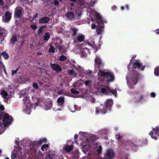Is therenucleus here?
<instances>
[{"label":"nucleus","instance_id":"f257e3e1","mask_svg":"<svg viewBox=\"0 0 159 159\" xmlns=\"http://www.w3.org/2000/svg\"><path fill=\"white\" fill-rule=\"evenodd\" d=\"M98 75V81L94 84L93 92L97 95H100L101 93L108 95L111 93L116 97V89L112 90L107 85H106L114 80L113 74L110 71L99 69Z\"/></svg>","mask_w":159,"mask_h":159},{"label":"nucleus","instance_id":"f03ea898","mask_svg":"<svg viewBox=\"0 0 159 159\" xmlns=\"http://www.w3.org/2000/svg\"><path fill=\"white\" fill-rule=\"evenodd\" d=\"M136 55L133 56L131 58L130 63L128 66L129 71L126 75L127 83L129 88L130 89L133 88L138 82L139 74L134 70H129L132 68H137L139 70H143L145 66H143L139 60L134 59Z\"/></svg>","mask_w":159,"mask_h":159},{"label":"nucleus","instance_id":"7ed1b4c3","mask_svg":"<svg viewBox=\"0 0 159 159\" xmlns=\"http://www.w3.org/2000/svg\"><path fill=\"white\" fill-rule=\"evenodd\" d=\"M79 134L82 135L80 145L82 151L85 153L90 150L95 149L98 154L101 153L102 147L100 143H95L94 140L96 136L87 133L80 132Z\"/></svg>","mask_w":159,"mask_h":159},{"label":"nucleus","instance_id":"20e7f679","mask_svg":"<svg viewBox=\"0 0 159 159\" xmlns=\"http://www.w3.org/2000/svg\"><path fill=\"white\" fill-rule=\"evenodd\" d=\"M92 49L94 52H96L98 50V48L94 43V42H92L90 43L87 42L82 44L80 46H77L74 49L73 52L75 54L80 52L81 57H87L88 54H89L90 52L88 49Z\"/></svg>","mask_w":159,"mask_h":159},{"label":"nucleus","instance_id":"39448f33","mask_svg":"<svg viewBox=\"0 0 159 159\" xmlns=\"http://www.w3.org/2000/svg\"><path fill=\"white\" fill-rule=\"evenodd\" d=\"M87 11L89 12L90 17H92V20H93L92 17L96 18V22L99 25V26H97V27L96 30L97 33L98 34H102L103 31V29L104 27L103 24L107 22L106 20L103 19L99 13L90 8L87 9Z\"/></svg>","mask_w":159,"mask_h":159},{"label":"nucleus","instance_id":"423d86ee","mask_svg":"<svg viewBox=\"0 0 159 159\" xmlns=\"http://www.w3.org/2000/svg\"><path fill=\"white\" fill-rule=\"evenodd\" d=\"M4 107L3 105L0 104V110L3 111ZM12 121V117L6 113L0 112V134L4 131L5 127L10 124Z\"/></svg>","mask_w":159,"mask_h":159},{"label":"nucleus","instance_id":"0eeeda50","mask_svg":"<svg viewBox=\"0 0 159 159\" xmlns=\"http://www.w3.org/2000/svg\"><path fill=\"white\" fill-rule=\"evenodd\" d=\"M113 103L112 99L107 100L105 102L104 105L101 104L99 106L96 107V113H105L109 112L111 110V107Z\"/></svg>","mask_w":159,"mask_h":159},{"label":"nucleus","instance_id":"6e6552de","mask_svg":"<svg viewBox=\"0 0 159 159\" xmlns=\"http://www.w3.org/2000/svg\"><path fill=\"white\" fill-rule=\"evenodd\" d=\"M20 98H22L25 104L24 110L25 113L28 114H30L31 112L30 109L32 105L30 103L29 98L28 97L27 93L24 91H22L21 93Z\"/></svg>","mask_w":159,"mask_h":159},{"label":"nucleus","instance_id":"1a4fd4ad","mask_svg":"<svg viewBox=\"0 0 159 159\" xmlns=\"http://www.w3.org/2000/svg\"><path fill=\"white\" fill-rule=\"evenodd\" d=\"M23 151L21 148L15 149L13 152L12 153L11 158L12 159H22L23 158L24 154L22 155V151Z\"/></svg>","mask_w":159,"mask_h":159},{"label":"nucleus","instance_id":"9d476101","mask_svg":"<svg viewBox=\"0 0 159 159\" xmlns=\"http://www.w3.org/2000/svg\"><path fill=\"white\" fill-rule=\"evenodd\" d=\"M149 135L152 139L157 140L158 137H159V126H156L153 128L152 131H151Z\"/></svg>","mask_w":159,"mask_h":159},{"label":"nucleus","instance_id":"9b49d317","mask_svg":"<svg viewBox=\"0 0 159 159\" xmlns=\"http://www.w3.org/2000/svg\"><path fill=\"white\" fill-rule=\"evenodd\" d=\"M73 143L70 140H68L64 147V150L68 152H69L73 149Z\"/></svg>","mask_w":159,"mask_h":159},{"label":"nucleus","instance_id":"f8f14e48","mask_svg":"<svg viewBox=\"0 0 159 159\" xmlns=\"http://www.w3.org/2000/svg\"><path fill=\"white\" fill-rule=\"evenodd\" d=\"M58 154L55 151L52 150H50L49 154L46 156V159H57Z\"/></svg>","mask_w":159,"mask_h":159},{"label":"nucleus","instance_id":"ddd939ff","mask_svg":"<svg viewBox=\"0 0 159 159\" xmlns=\"http://www.w3.org/2000/svg\"><path fill=\"white\" fill-rule=\"evenodd\" d=\"M94 62L95 66L97 67L98 69H99L100 67H102L103 66V62L100 57L98 56H96V58L95 59Z\"/></svg>","mask_w":159,"mask_h":159},{"label":"nucleus","instance_id":"4468645a","mask_svg":"<svg viewBox=\"0 0 159 159\" xmlns=\"http://www.w3.org/2000/svg\"><path fill=\"white\" fill-rule=\"evenodd\" d=\"M142 93V92H136L134 94V97L136 101L138 102L142 100L144 98L143 96Z\"/></svg>","mask_w":159,"mask_h":159},{"label":"nucleus","instance_id":"2eb2a0df","mask_svg":"<svg viewBox=\"0 0 159 159\" xmlns=\"http://www.w3.org/2000/svg\"><path fill=\"white\" fill-rule=\"evenodd\" d=\"M114 155V152L111 149L107 150L105 155V157L107 159H110L113 157Z\"/></svg>","mask_w":159,"mask_h":159},{"label":"nucleus","instance_id":"dca6fc26","mask_svg":"<svg viewBox=\"0 0 159 159\" xmlns=\"http://www.w3.org/2000/svg\"><path fill=\"white\" fill-rule=\"evenodd\" d=\"M75 69H77L79 72V74L80 76H82L84 74H88L87 71L84 70L82 67L78 66L77 67H75Z\"/></svg>","mask_w":159,"mask_h":159},{"label":"nucleus","instance_id":"f3484780","mask_svg":"<svg viewBox=\"0 0 159 159\" xmlns=\"http://www.w3.org/2000/svg\"><path fill=\"white\" fill-rule=\"evenodd\" d=\"M22 9L21 7H17L16 8L15 12V16L16 17H20L22 14Z\"/></svg>","mask_w":159,"mask_h":159},{"label":"nucleus","instance_id":"a211bd4d","mask_svg":"<svg viewBox=\"0 0 159 159\" xmlns=\"http://www.w3.org/2000/svg\"><path fill=\"white\" fill-rule=\"evenodd\" d=\"M11 18V14L8 12H7L5 14V16L2 17V20L4 22H8Z\"/></svg>","mask_w":159,"mask_h":159},{"label":"nucleus","instance_id":"6ab92c4d","mask_svg":"<svg viewBox=\"0 0 159 159\" xmlns=\"http://www.w3.org/2000/svg\"><path fill=\"white\" fill-rule=\"evenodd\" d=\"M52 106V102L48 101L46 102L43 105V107L45 110H48Z\"/></svg>","mask_w":159,"mask_h":159},{"label":"nucleus","instance_id":"aec40b11","mask_svg":"<svg viewBox=\"0 0 159 159\" xmlns=\"http://www.w3.org/2000/svg\"><path fill=\"white\" fill-rule=\"evenodd\" d=\"M51 66L53 70L57 71H60L61 70V69L58 65L55 64H51Z\"/></svg>","mask_w":159,"mask_h":159},{"label":"nucleus","instance_id":"412c9836","mask_svg":"<svg viewBox=\"0 0 159 159\" xmlns=\"http://www.w3.org/2000/svg\"><path fill=\"white\" fill-rule=\"evenodd\" d=\"M0 94L4 99V102H6V99L7 98L8 96V93L7 92L4 90H1L0 92Z\"/></svg>","mask_w":159,"mask_h":159},{"label":"nucleus","instance_id":"4be33fe9","mask_svg":"<svg viewBox=\"0 0 159 159\" xmlns=\"http://www.w3.org/2000/svg\"><path fill=\"white\" fill-rule=\"evenodd\" d=\"M49 21V19L47 17H44L39 20V22L40 23H45L48 22Z\"/></svg>","mask_w":159,"mask_h":159},{"label":"nucleus","instance_id":"5701e85b","mask_svg":"<svg viewBox=\"0 0 159 159\" xmlns=\"http://www.w3.org/2000/svg\"><path fill=\"white\" fill-rule=\"evenodd\" d=\"M7 31L4 29L0 28V38L3 39L6 36Z\"/></svg>","mask_w":159,"mask_h":159},{"label":"nucleus","instance_id":"b1692460","mask_svg":"<svg viewBox=\"0 0 159 159\" xmlns=\"http://www.w3.org/2000/svg\"><path fill=\"white\" fill-rule=\"evenodd\" d=\"M66 16L67 19H72L74 17V15L73 12H70L66 14Z\"/></svg>","mask_w":159,"mask_h":159},{"label":"nucleus","instance_id":"393cba45","mask_svg":"<svg viewBox=\"0 0 159 159\" xmlns=\"http://www.w3.org/2000/svg\"><path fill=\"white\" fill-rule=\"evenodd\" d=\"M64 98L63 97H60L57 100V103L60 106H62L64 103Z\"/></svg>","mask_w":159,"mask_h":159},{"label":"nucleus","instance_id":"a878e982","mask_svg":"<svg viewBox=\"0 0 159 159\" xmlns=\"http://www.w3.org/2000/svg\"><path fill=\"white\" fill-rule=\"evenodd\" d=\"M47 139L45 138H42L39 139L38 141L37 142V143H39L40 145L43 143L47 142Z\"/></svg>","mask_w":159,"mask_h":159},{"label":"nucleus","instance_id":"bb28decb","mask_svg":"<svg viewBox=\"0 0 159 159\" xmlns=\"http://www.w3.org/2000/svg\"><path fill=\"white\" fill-rule=\"evenodd\" d=\"M84 36L82 34H78L77 37V40L80 42H82L84 39Z\"/></svg>","mask_w":159,"mask_h":159},{"label":"nucleus","instance_id":"cd10ccee","mask_svg":"<svg viewBox=\"0 0 159 159\" xmlns=\"http://www.w3.org/2000/svg\"><path fill=\"white\" fill-rule=\"evenodd\" d=\"M68 74L71 75L75 76L76 75L77 73L73 70H68Z\"/></svg>","mask_w":159,"mask_h":159},{"label":"nucleus","instance_id":"c85d7f7f","mask_svg":"<svg viewBox=\"0 0 159 159\" xmlns=\"http://www.w3.org/2000/svg\"><path fill=\"white\" fill-rule=\"evenodd\" d=\"M154 74L156 76H159V66L155 68Z\"/></svg>","mask_w":159,"mask_h":159},{"label":"nucleus","instance_id":"c756f323","mask_svg":"<svg viewBox=\"0 0 159 159\" xmlns=\"http://www.w3.org/2000/svg\"><path fill=\"white\" fill-rule=\"evenodd\" d=\"M50 38V35L49 33H46L44 34L43 36V39L47 41Z\"/></svg>","mask_w":159,"mask_h":159},{"label":"nucleus","instance_id":"7c9ffc66","mask_svg":"<svg viewBox=\"0 0 159 159\" xmlns=\"http://www.w3.org/2000/svg\"><path fill=\"white\" fill-rule=\"evenodd\" d=\"M1 54L5 59H7L8 58L9 56L7 52H4L2 53Z\"/></svg>","mask_w":159,"mask_h":159},{"label":"nucleus","instance_id":"2f4dec72","mask_svg":"<svg viewBox=\"0 0 159 159\" xmlns=\"http://www.w3.org/2000/svg\"><path fill=\"white\" fill-rule=\"evenodd\" d=\"M17 38L16 36L14 35L11 39V43L14 44L17 41Z\"/></svg>","mask_w":159,"mask_h":159},{"label":"nucleus","instance_id":"473e14b6","mask_svg":"<svg viewBox=\"0 0 159 159\" xmlns=\"http://www.w3.org/2000/svg\"><path fill=\"white\" fill-rule=\"evenodd\" d=\"M49 145L48 144H44L43 145L41 148V150L43 151H44L46 150L48 148Z\"/></svg>","mask_w":159,"mask_h":159},{"label":"nucleus","instance_id":"72a5a7b5","mask_svg":"<svg viewBox=\"0 0 159 159\" xmlns=\"http://www.w3.org/2000/svg\"><path fill=\"white\" fill-rule=\"evenodd\" d=\"M71 1H73V2H77V3H79L80 5L81 6L82 5V4H84V1H82V0H78V1H76L75 0H70Z\"/></svg>","mask_w":159,"mask_h":159},{"label":"nucleus","instance_id":"f704fd0d","mask_svg":"<svg viewBox=\"0 0 159 159\" xmlns=\"http://www.w3.org/2000/svg\"><path fill=\"white\" fill-rule=\"evenodd\" d=\"M30 27L32 29L34 30H36L38 27L35 24H34L33 23L31 24Z\"/></svg>","mask_w":159,"mask_h":159},{"label":"nucleus","instance_id":"c9c22d12","mask_svg":"<svg viewBox=\"0 0 159 159\" xmlns=\"http://www.w3.org/2000/svg\"><path fill=\"white\" fill-rule=\"evenodd\" d=\"M71 31L72 32V34H73V35H75L76 34V32L77 31V29H76L74 28H71Z\"/></svg>","mask_w":159,"mask_h":159},{"label":"nucleus","instance_id":"e433bc0d","mask_svg":"<svg viewBox=\"0 0 159 159\" xmlns=\"http://www.w3.org/2000/svg\"><path fill=\"white\" fill-rule=\"evenodd\" d=\"M84 84L86 86H89L92 84V82L90 80H88L84 82Z\"/></svg>","mask_w":159,"mask_h":159},{"label":"nucleus","instance_id":"4c0bfd02","mask_svg":"<svg viewBox=\"0 0 159 159\" xmlns=\"http://www.w3.org/2000/svg\"><path fill=\"white\" fill-rule=\"evenodd\" d=\"M55 50V48L52 45H50V48L49 49V52H53Z\"/></svg>","mask_w":159,"mask_h":159},{"label":"nucleus","instance_id":"58836bf2","mask_svg":"<svg viewBox=\"0 0 159 159\" xmlns=\"http://www.w3.org/2000/svg\"><path fill=\"white\" fill-rule=\"evenodd\" d=\"M66 59V57L63 55L59 57V60L61 61L65 60Z\"/></svg>","mask_w":159,"mask_h":159},{"label":"nucleus","instance_id":"ea45409f","mask_svg":"<svg viewBox=\"0 0 159 159\" xmlns=\"http://www.w3.org/2000/svg\"><path fill=\"white\" fill-rule=\"evenodd\" d=\"M116 138L117 139L118 141H120V139H121V137L120 136V134L119 133H118L116 134V135L115 136Z\"/></svg>","mask_w":159,"mask_h":159},{"label":"nucleus","instance_id":"a19ab883","mask_svg":"<svg viewBox=\"0 0 159 159\" xmlns=\"http://www.w3.org/2000/svg\"><path fill=\"white\" fill-rule=\"evenodd\" d=\"M0 66L1 67L2 66L3 67L4 72L5 73V74H6V73H7V72H6V70L5 67V66L3 65V63L1 61H0Z\"/></svg>","mask_w":159,"mask_h":159},{"label":"nucleus","instance_id":"79ce46f5","mask_svg":"<svg viewBox=\"0 0 159 159\" xmlns=\"http://www.w3.org/2000/svg\"><path fill=\"white\" fill-rule=\"evenodd\" d=\"M72 93L75 94H78L79 93V92L75 90L74 89H72L71 90Z\"/></svg>","mask_w":159,"mask_h":159},{"label":"nucleus","instance_id":"37998d69","mask_svg":"<svg viewBox=\"0 0 159 159\" xmlns=\"http://www.w3.org/2000/svg\"><path fill=\"white\" fill-rule=\"evenodd\" d=\"M33 86L34 89H37L39 87L38 85L35 83H34L33 84Z\"/></svg>","mask_w":159,"mask_h":159},{"label":"nucleus","instance_id":"c03bdc74","mask_svg":"<svg viewBox=\"0 0 159 159\" xmlns=\"http://www.w3.org/2000/svg\"><path fill=\"white\" fill-rule=\"evenodd\" d=\"M97 27L96 25L95 24H91V28L92 29H95Z\"/></svg>","mask_w":159,"mask_h":159},{"label":"nucleus","instance_id":"a18cd8bd","mask_svg":"<svg viewBox=\"0 0 159 159\" xmlns=\"http://www.w3.org/2000/svg\"><path fill=\"white\" fill-rule=\"evenodd\" d=\"M150 96L151 97L154 98L156 96V94L154 92H152L150 93Z\"/></svg>","mask_w":159,"mask_h":159},{"label":"nucleus","instance_id":"49530a36","mask_svg":"<svg viewBox=\"0 0 159 159\" xmlns=\"http://www.w3.org/2000/svg\"><path fill=\"white\" fill-rule=\"evenodd\" d=\"M54 3L55 5H57L59 4V2L57 0H54Z\"/></svg>","mask_w":159,"mask_h":159},{"label":"nucleus","instance_id":"de8ad7c7","mask_svg":"<svg viewBox=\"0 0 159 159\" xmlns=\"http://www.w3.org/2000/svg\"><path fill=\"white\" fill-rule=\"evenodd\" d=\"M96 2L95 1L92 0L91 4L89 5L90 6H92Z\"/></svg>","mask_w":159,"mask_h":159},{"label":"nucleus","instance_id":"09e8293b","mask_svg":"<svg viewBox=\"0 0 159 159\" xmlns=\"http://www.w3.org/2000/svg\"><path fill=\"white\" fill-rule=\"evenodd\" d=\"M116 7L115 5L111 7V9L112 11H115L116 10Z\"/></svg>","mask_w":159,"mask_h":159},{"label":"nucleus","instance_id":"8fccbe9b","mask_svg":"<svg viewBox=\"0 0 159 159\" xmlns=\"http://www.w3.org/2000/svg\"><path fill=\"white\" fill-rule=\"evenodd\" d=\"M37 16H38V14L37 13H36L34 15V17H33L32 20H35L37 18Z\"/></svg>","mask_w":159,"mask_h":159},{"label":"nucleus","instance_id":"3c124183","mask_svg":"<svg viewBox=\"0 0 159 159\" xmlns=\"http://www.w3.org/2000/svg\"><path fill=\"white\" fill-rule=\"evenodd\" d=\"M78 12H77V11H76L77 13H78V15L79 16L81 15V11L80 10H78Z\"/></svg>","mask_w":159,"mask_h":159},{"label":"nucleus","instance_id":"603ef678","mask_svg":"<svg viewBox=\"0 0 159 159\" xmlns=\"http://www.w3.org/2000/svg\"><path fill=\"white\" fill-rule=\"evenodd\" d=\"M154 31L156 34H159V28L156 30Z\"/></svg>","mask_w":159,"mask_h":159},{"label":"nucleus","instance_id":"864d4df0","mask_svg":"<svg viewBox=\"0 0 159 159\" xmlns=\"http://www.w3.org/2000/svg\"><path fill=\"white\" fill-rule=\"evenodd\" d=\"M58 93L59 94H60L61 95H62V94H64V93H63L62 91H59L58 92Z\"/></svg>","mask_w":159,"mask_h":159},{"label":"nucleus","instance_id":"5fc2aeb1","mask_svg":"<svg viewBox=\"0 0 159 159\" xmlns=\"http://www.w3.org/2000/svg\"><path fill=\"white\" fill-rule=\"evenodd\" d=\"M16 70H13L12 71V75H13L16 73Z\"/></svg>","mask_w":159,"mask_h":159},{"label":"nucleus","instance_id":"6e6d98bb","mask_svg":"<svg viewBox=\"0 0 159 159\" xmlns=\"http://www.w3.org/2000/svg\"><path fill=\"white\" fill-rule=\"evenodd\" d=\"M78 135L76 134H75L74 135V139H77L78 138Z\"/></svg>","mask_w":159,"mask_h":159},{"label":"nucleus","instance_id":"4d7b16f0","mask_svg":"<svg viewBox=\"0 0 159 159\" xmlns=\"http://www.w3.org/2000/svg\"><path fill=\"white\" fill-rule=\"evenodd\" d=\"M4 3V2L2 0H0V4L2 5Z\"/></svg>","mask_w":159,"mask_h":159},{"label":"nucleus","instance_id":"13d9d810","mask_svg":"<svg viewBox=\"0 0 159 159\" xmlns=\"http://www.w3.org/2000/svg\"><path fill=\"white\" fill-rule=\"evenodd\" d=\"M125 8L127 10H128L129 9V6H128V5H126L125 6Z\"/></svg>","mask_w":159,"mask_h":159},{"label":"nucleus","instance_id":"bf43d9fd","mask_svg":"<svg viewBox=\"0 0 159 159\" xmlns=\"http://www.w3.org/2000/svg\"><path fill=\"white\" fill-rule=\"evenodd\" d=\"M121 9L122 10H124V7H123V6L121 7Z\"/></svg>","mask_w":159,"mask_h":159},{"label":"nucleus","instance_id":"052dcab7","mask_svg":"<svg viewBox=\"0 0 159 159\" xmlns=\"http://www.w3.org/2000/svg\"><path fill=\"white\" fill-rule=\"evenodd\" d=\"M41 71H43V72L45 71V70L44 69H41Z\"/></svg>","mask_w":159,"mask_h":159},{"label":"nucleus","instance_id":"680f3d73","mask_svg":"<svg viewBox=\"0 0 159 159\" xmlns=\"http://www.w3.org/2000/svg\"><path fill=\"white\" fill-rule=\"evenodd\" d=\"M88 72L89 73V74H90L91 73V71H90V70H89V71Z\"/></svg>","mask_w":159,"mask_h":159},{"label":"nucleus","instance_id":"e2e57ef3","mask_svg":"<svg viewBox=\"0 0 159 159\" xmlns=\"http://www.w3.org/2000/svg\"><path fill=\"white\" fill-rule=\"evenodd\" d=\"M95 101V99H93L92 101V102H93L94 101Z\"/></svg>","mask_w":159,"mask_h":159},{"label":"nucleus","instance_id":"0e129e2a","mask_svg":"<svg viewBox=\"0 0 159 159\" xmlns=\"http://www.w3.org/2000/svg\"><path fill=\"white\" fill-rule=\"evenodd\" d=\"M5 159H9L8 157H7L5 158Z\"/></svg>","mask_w":159,"mask_h":159},{"label":"nucleus","instance_id":"69168bd1","mask_svg":"<svg viewBox=\"0 0 159 159\" xmlns=\"http://www.w3.org/2000/svg\"><path fill=\"white\" fill-rule=\"evenodd\" d=\"M103 131H102V132L100 131V132L102 133H102H103Z\"/></svg>","mask_w":159,"mask_h":159},{"label":"nucleus","instance_id":"338daca9","mask_svg":"<svg viewBox=\"0 0 159 159\" xmlns=\"http://www.w3.org/2000/svg\"><path fill=\"white\" fill-rule=\"evenodd\" d=\"M61 2H62V0H59Z\"/></svg>","mask_w":159,"mask_h":159},{"label":"nucleus","instance_id":"774afa93","mask_svg":"<svg viewBox=\"0 0 159 159\" xmlns=\"http://www.w3.org/2000/svg\"><path fill=\"white\" fill-rule=\"evenodd\" d=\"M59 48V50H60V51H61V49H60V48Z\"/></svg>","mask_w":159,"mask_h":159}]
</instances>
